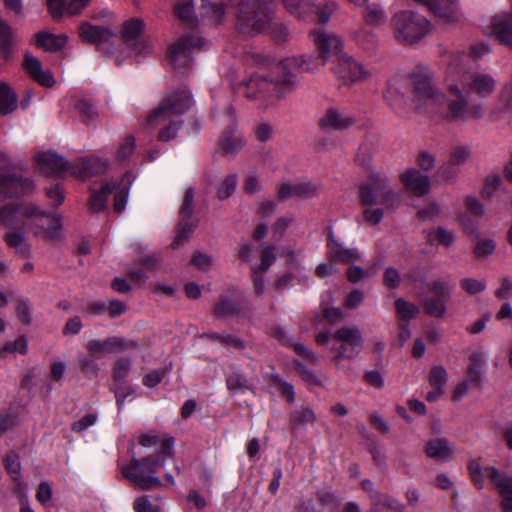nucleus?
<instances>
[{"label":"nucleus","instance_id":"f257e3e1","mask_svg":"<svg viewBox=\"0 0 512 512\" xmlns=\"http://www.w3.org/2000/svg\"><path fill=\"white\" fill-rule=\"evenodd\" d=\"M464 55H456L449 64L446 77L447 115L454 121H468L482 115V108L470 102V88L481 97L491 95L496 86L494 77L484 71L466 72Z\"/></svg>","mask_w":512,"mask_h":512},{"label":"nucleus","instance_id":"f03ea898","mask_svg":"<svg viewBox=\"0 0 512 512\" xmlns=\"http://www.w3.org/2000/svg\"><path fill=\"white\" fill-rule=\"evenodd\" d=\"M257 62L269 68L273 75L281 74V80L274 81L272 75L268 73H256L245 84V96L248 99L261 100L266 106L274 105L296 88V72L312 71L316 68L308 64L303 57L296 56L285 58L280 63L257 56Z\"/></svg>","mask_w":512,"mask_h":512},{"label":"nucleus","instance_id":"7ed1b4c3","mask_svg":"<svg viewBox=\"0 0 512 512\" xmlns=\"http://www.w3.org/2000/svg\"><path fill=\"white\" fill-rule=\"evenodd\" d=\"M161 442V450L157 457L148 456L142 460L133 458L129 465L121 468L124 478L143 490H149L161 485L160 479L155 476L157 468L173 456L174 438L165 436L160 440L156 433H144L139 437V444L151 448Z\"/></svg>","mask_w":512,"mask_h":512},{"label":"nucleus","instance_id":"20e7f679","mask_svg":"<svg viewBox=\"0 0 512 512\" xmlns=\"http://www.w3.org/2000/svg\"><path fill=\"white\" fill-rule=\"evenodd\" d=\"M193 101L190 92L181 90L167 96L146 119L148 129H158V139H173L182 125L181 116L191 107Z\"/></svg>","mask_w":512,"mask_h":512},{"label":"nucleus","instance_id":"39448f33","mask_svg":"<svg viewBox=\"0 0 512 512\" xmlns=\"http://www.w3.org/2000/svg\"><path fill=\"white\" fill-rule=\"evenodd\" d=\"M360 198L365 207L363 218L370 225H377L383 218V210L376 207L377 205L394 210L400 204V193L380 174L371 175L360 186Z\"/></svg>","mask_w":512,"mask_h":512},{"label":"nucleus","instance_id":"423d86ee","mask_svg":"<svg viewBox=\"0 0 512 512\" xmlns=\"http://www.w3.org/2000/svg\"><path fill=\"white\" fill-rule=\"evenodd\" d=\"M333 352L332 363L338 370L345 372L343 360H354L362 351L364 340L360 329L356 326H342L331 334Z\"/></svg>","mask_w":512,"mask_h":512},{"label":"nucleus","instance_id":"0eeeda50","mask_svg":"<svg viewBox=\"0 0 512 512\" xmlns=\"http://www.w3.org/2000/svg\"><path fill=\"white\" fill-rule=\"evenodd\" d=\"M271 0H243L238 9V27L242 33L263 32L272 19Z\"/></svg>","mask_w":512,"mask_h":512},{"label":"nucleus","instance_id":"6e6552de","mask_svg":"<svg viewBox=\"0 0 512 512\" xmlns=\"http://www.w3.org/2000/svg\"><path fill=\"white\" fill-rule=\"evenodd\" d=\"M412 101L417 112L434 114L443 107L445 95L436 86L431 75H417L413 81Z\"/></svg>","mask_w":512,"mask_h":512},{"label":"nucleus","instance_id":"1a4fd4ad","mask_svg":"<svg viewBox=\"0 0 512 512\" xmlns=\"http://www.w3.org/2000/svg\"><path fill=\"white\" fill-rule=\"evenodd\" d=\"M393 33L402 44H414L423 39L430 31V22L422 15L403 11L392 18Z\"/></svg>","mask_w":512,"mask_h":512},{"label":"nucleus","instance_id":"9d476101","mask_svg":"<svg viewBox=\"0 0 512 512\" xmlns=\"http://www.w3.org/2000/svg\"><path fill=\"white\" fill-rule=\"evenodd\" d=\"M313 42L317 47L318 51L321 54L322 61L319 62L317 59H312L311 57L302 56L307 60V63L311 66H315L312 71L318 69L320 66H323L330 56L339 57L342 50V42L340 38L332 33H329L325 30H316L312 32Z\"/></svg>","mask_w":512,"mask_h":512},{"label":"nucleus","instance_id":"9b49d317","mask_svg":"<svg viewBox=\"0 0 512 512\" xmlns=\"http://www.w3.org/2000/svg\"><path fill=\"white\" fill-rule=\"evenodd\" d=\"M204 40L194 37H183L173 43L168 52L170 63L176 69H183L190 65L192 61V52L196 48H201Z\"/></svg>","mask_w":512,"mask_h":512},{"label":"nucleus","instance_id":"f8f14e48","mask_svg":"<svg viewBox=\"0 0 512 512\" xmlns=\"http://www.w3.org/2000/svg\"><path fill=\"white\" fill-rule=\"evenodd\" d=\"M194 196V190L192 188H188L185 192L184 200L180 208L181 220L179 222L178 230L171 244L173 249L183 245L188 240L193 228L196 226V222L191 219L194 210Z\"/></svg>","mask_w":512,"mask_h":512},{"label":"nucleus","instance_id":"ddd939ff","mask_svg":"<svg viewBox=\"0 0 512 512\" xmlns=\"http://www.w3.org/2000/svg\"><path fill=\"white\" fill-rule=\"evenodd\" d=\"M485 472L501 497L504 512H512V475L494 466L485 467Z\"/></svg>","mask_w":512,"mask_h":512},{"label":"nucleus","instance_id":"4468645a","mask_svg":"<svg viewBox=\"0 0 512 512\" xmlns=\"http://www.w3.org/2000/svg\"><path fill=\"white\" fill-rule=\"evenodd\" d=\"M33 189V181L29 178L17 174L0 176V200L26 195Z\"/></svg>","mask_w":512,"mask_h":512},{"label":"nucleus","instance_id":"2eb2a0df","mask_svg":"<svg viewBox=\"0 0 512 512\" xmlns=\"http://www.w3.org/2000/svg\"><path fill=\"white\" fill-rule=\"evenodd\" d=\"M327 255L331 261L351 264L361 260V253L357 248H350L340 242L332 231L328 234Z\"/></svg>","mask_w":512,"mask_h":512},{"label":"nucleus","instance_id":"dca6fc26","mask_svg":"<svg viewBox=\"0 0 512 512\" xmlns=\"http://www.w3.org/2000/svg\"><path fill=\"white\" fill-rule=\"evenodd\" d=\"M335 74L343 80L344 83H354L365 79L367 72L363 66L352 57L341 54L338 57V63L335 67Z\"/></svg>","mask_w":512,"mask_h":512},{"label":"nucleus","instance_id":"f3484780","mask_svg":"<svg viewBox=\"0 0 512 512\" xmlns=\"http://www.w3.org/2000/svg\"><path fill=\"white\" fill-rule=\"evenodd\" d=\"M470 156L469 147L463 145L453 147L450 152L449 163L439 171L440 177L446 181L454 180L459 174V168L470 159Z\"/></svg>","mask_w":512,"mask_h":512},{"label":"nucleus","instance_id":"a211bd4d","mask_svg":"<svg viewBox=\"0 0 512 512\" xmlns=\"http://www.w3.org/2000/svg\"><path fill=\"white\" fill-rule=\"evenodd\" d=\"M109 168L107 159L95 156L82 158L71 166V172L79 178H89L106 172Z\"/></svg>","mask_w":512,"mask_h":512},{"label":"nucleus","instance_id":"6ab92c4d","mask_svg":"<svg viewBox=\"0 0 512 512\" xmlns=\"http://www.w3.org/2000/svg\"><path fill=\"white\" fill-rule=\"evenodd\" d=\"M135 342H126L122 338L119 337H110L106 340H90L86 344V348L91 352V355L100 359L105 356L107 353L116 351V350H124L127 348L136 347Z\"/></svg>","mask_w":512,"mask_h":512},{"label":"nucleus","instance_id":"aec40b11","mask_svg":"<svg viewBox=\"0 0 512 512\" xmlns=\"http://www.w3.org/2000/svg\"><path fill=\"white\" fill-rule=\"evenodd\" d=\"M90 1L91 0H46L49 13L54 19L78 15Z\"/></svg>","mask_w":512,"mask_h":512},{"label":"nucleus","instance_id":"412c9836","mask_svg":"<svg viewBox=\"0 0 512 512\" xmlns=\"http://www.w3.org/2000/svg\"><path fill=\"white\" fill-rule=\"evenodd\" d=\"M400 181L415 196H423L430 190V180L419 170L410 168L400 174Z\"/></svg>","mask_w":512,"mask_h":512},{"label":"nucleus","instance_id":"4be33fe9","mask_svg":"<svg viewBox=\"0 0 512 512\" xmlns=\"http://www.w3.org/2000/svg\"><path fill=\"white\" fill-rule=\"evenodd\" d=\"M25 215L26 216H34L36 213H39V220L40 222H47V227H44V225H41V229L43 230L42 237L48 238V239H57L60 236L61 231V220L56 215H50L47 212L41 210L40 208L36 206L29 205L25 209Z\"/></svg>","mask_w":512,"mask_h":512},{"label":"nucleus","instance_id":"5701e85b","mask_svg":"<svg viewBox=\"0 0 512 512\" xmlns=\"http://www.w3.org/2000/svg\"><path fill=\"white\" fill-rule=\"evenodd\" d=\"M355 123V118L337 108H329L320 119V126L329 130H345Z\"/></svg>","mask_w":512,"mask_h":512},{"label":"nucleus","instance_id":"b1692460","mask_svg":"<svg viewBox=\"0 0 512 512\" xmlns=\"http://www.w3.org/2000/svg\"><path fill=\"white\" fill-rule=\"evenodd\" d=\"M244 145L245 141L238 131H225L219 138L218 151L227 158H234Z\"/></svg>","mask_w":512,"mask_h":512},{"label":"nucleus","instance_id":"393cba45","mask_svg":"<svg viewBox=\"0 0 512 512\" xmlns=\"http://www.w3.org/2000/svg\"><path fill=\"white\" fill-rule=\"evenodd\" d=\"M37 169L43 174H57L67 169L65 159L53 152H41L35 156Z\"/></svg>","mask_w":512,"mask_h":512},{"label":"nucleus","instance_id":"a878e982","mask_svg":"<svg viewBox=\"0 0 512 512\" xmlns=\"http://www.w3.org/2000/svg\"><path fill=\"white\" fill-rule=\"evenodd\" d=\"M23 66L27 73L40 85L51 87L55 83V79L50 70L42 68V64L38 58L26 54Z\"/></svg>","mask_w":512,"mask_h":512},{"label":"nucleus","instance_id":"bb28decb","mask_svg":"<svg viewBox=\"0 0 512 512\" xmlns=\"http://www.w3.org/2000/svg\"><path fill=\"white\" fill-rule=\"evenodd\" d=\"M424 452L429 458L437 461H448L454 454V447L446 438H435L427 441Z\"/></svg>","mask_w":512,"mask_h":512},{"label":"nucleus","instance_id":"cd10ccee","mask_svg":"<svg viewBox=\"0 0 512 512\" xmlns=\"http://www.w3.org/2000/svg\"><path fill=\"white\" fill-rule=\"evenodd\" d=\"M79 36L83 41L101 44L109 41L114 36V32L107 27L94 26L89 22H83L79 27Z\"/></svg>","mask_w":512,"mask_h":512},{"label":"nucleus","instance_id":"c85d7f7f","mask_svg":"<svg viewBox=\"0 0 512 512\" xmlns=\"http://www.w3.org/2000/svg\"><path fill=\"white\" fill-rule=\"evenodd\" d=\"M491 27L496 38L512 49V14L494 16Z\"/></svg>","mask_w":512,"mask_h":512},{"label":"nucleus","instance_id":"c756f323","mask_svg":"<svg viewBox=\"0 0 512 512\" xmlns=\"http://www.w3.org/2000/svg\"><path fill=\"white\" fill-rule=\"evenodd\" d=\"M115 189V184L110 181H103L99 188H90L89 208L92 212L103 211L107 205V198Z\"/></svg>","mask_w":512,"mask_h":512},{"label":"nucleus","instance_id":"7c9ffc66","mask_svg":"<svg viewBox=\"0 0 512 512\" xmlns=\"http://www.w3.org/2000/svg\"><path fill=\"white\" fill-rule=\"evenodd\" d=\"M4 239L8 246L14 249L19 256L27 257L31 252V245L23 232L11 231L5 234Z\"/></svg>","mask_w":512,"mask_h":512},{"label":"nucleus","instance_id":"2f4dec72","mask_svg":"<svg viewBox=\"0 0 512 512\" xmlns=\"http://www.w3.org/2000/svg\"><path fill=\"white\" fill-rule=\"evenodd\" d=\"M25 207H19L12 204H7L0 209V225L10 228L15 226L21 217H26Z\"/></svg>","mask_w":512,"mask_h":512},{"label":"nucleus","instance_id":"473e14b6","mask_svg":"<svg viewBox=\"0 0 512 512\" xmlns=\"http://www.w3.org/2000/svg\"><path fill=\"white\" fill-rule=\"evenodd\" d=\"M427 241L431 245L438 243L445 247H451L456 241V234L453 230L438 226L428 232Z\"/></svg>","mask_w":512,"mask_h":512},{"label":"nucleus","instance_id":"72a5a7b5","mask_svg":"<svg viewBox=\"0 0 512 512\" xmlns=\"http://www.w3.org/2000/svg\"><path fill=\"white\" fill-rule=\"evenodd\" d=\"M67 36L64 34L53 35L49 33H39L36 36V45L47 51H57L65 46Z\"/></svg>","mask_w":512,"mask_h":512},{"label":"nucleus","instance_id":"f704fd0d","mask_svg":"<svg viewBox=\"0 0 512 512\" xmlns=\"http://www.w3.org/2000/svg\"><path fill=\"white\" fill-rule=\"evenodd\" d=\"M74 109L80 121L86 125L95 122L98 118L96 107L86 99L78 100L74 105Z\"/></svg>","mask_w":512,"mask_h":512},{"label":"nucleus","instance_id":"c9c22d12","mask_svg":"<svg viewBox=\"0 0 512 512\" xmlns=\"http://www.w3.org/2000/svg\"><path fill=\"white\" fill-rule=\"evenodd\" d=\"M17 107V96L6 83H0V114L6 115Z\"/></svg>","mask_w":512,"mask_h":512},{"label":"nucleus","instance_id":"e433bc0d","mask_svg":"<svg viewBox=\"0 0 512 512\" xmlns=\"http://www.w3.org/2000/svg\"><path fill=\"white\" fill-rule=\"evenodd\" d=\"M355 43L363 50L372 51L376 48L378 39L376 34L367 29H360L353 33Z\"/></svg>","mask_w":512,"mask_h":512},{"label":"nucleus","instance_id":"4c0bfd02","mask_svg":"<svg viewBox=\"0 0 512 512\" xmlns=\"http://www.w3.org/2000/svg\"><path fill=\"white\" fill-rule=\"evenodd\" d=\"M143 30V23L140 20L132 19L127 21L123 26L122 37L124 42L129 46L136 40Z\"/></svg>","mask_w":512,"mask_h":512},{"label":"nucleus","instance_id":"58836bf2","mask_svg":"<svg viewBox=\"0 0 512 512\" xmlns=\"http://www.w3.org/2000/svg\"><path fill=\"white\" fill-rule=\"evenodd\" d=\"M175 14L185 24L192 26L195 24L193 3L191 0H181L175 5Z\"/></svg>","mask_w":512,"mask_h":512},{"label":"nucleus","instance_id":"ea45409f","mask_svg":"<svg viewBox=\"0 0 512 512\" xmlns=\"http://www.w3.org/2000/svg\"><path fill=\"white\" fill-rule=\"evenodd\" d=\"M447 299L443 298H429L423 302L425 312L435 318H443L446 315V304Z\"/></svg>","mask_w":512,"mask_h":512},{"label":"nucleus","instance_id":"a19ab883","mask_svg":"<svg viewBox=\"0 0 512 512\" xmlns=\"http://www.w3.org/2000/svg\"><path fill=\"white\" fill-rule=\"evenodd\" d=\"M428 382L432 388H439L445 391L448 382V372L441 365H435L431 368L428 376Z\"/></svg>","mask_w":512,"mask_h":512},{"label":"nucleus","instance_id":"79ce46f5","mask_svg":"<svg viewBox=\"0 0 512 512\" xmlns=\"http://www.w3.org/2000/svg\"><path fill=\"white\" fill-rule=\"evenodd\" d=\"M316 421V414L310 407H302L296 410L291 416V422L296 427H304L308 424H314Z\"/></svg>","mask_w":512,"mask_h":512},{"label":"nucleus","instance_id":"37998d69","mask_svg":"<svg viewBox=\"0 0 512 512\" xmlns=\"http://www.w3.org/2000/svg\"><path fill=\"white\" fill-rule=\"evenodd\" d=\"M395 308L398 317L404 321H410L419 313V307L404 299H398L395 302Z\"/></svg>","mask_w":512,"mask_h":512},{"label":"nucleus","instance_id":"c03bdc74","mask_svg":"<svg viewBox=\"0 0 512 512\" xmlns=\"http://www.w3.org/2000/svg\"><path fill=\"white\" fill-rule=\"evenodd\" d=\"M320 193V186L317 184L307 181L295 183L294 194L296 197L301 199H310L317 197Z\"/></svg>","mask_w":512,"mask_h":512},{"label":"nucleus","instance_id":"a18cd8bd","mask_svg":"<svg viewBox=\"0 0 512 512\" xmlns=\"http://www.w3.org/2000/svg\"><path fill=\"white\" fill-rule=\"evenodd\" d=\"M238 178L236 174H230L226 176L217 189V197L220 200L229 198L235 191L237 186Z\"/></svg>","mask_w":512,"mask_h":512},{"label":"nucleus","instance_id":"49530a36","mask_svg":"<svg viewBox=\"0 0 512 512\" xmlns=\"http://www.w3.org/2000/svg\"><path fill=\"white\" fill-rule=\"evenodd\" d=\"M364 19L370 25H378L384 22L386 16L383 8L378 4H370L364 12Z\"/></svg>","mask_w":512,"mask_h":512},{"label":"nucleus","instance_id":"de8ad7c7","mask_svg":"<svg viewBox=\"0 0 512 512\" xmlns=\"http://www.w3.org/2000/svg\"><path fill=\"white\" fill-rule=\"evenodd\" d=\"M495 251V242L490 238H479L476 242L474 254L478 259H486Z\"/></svg>","mask_w":512,"mask_h":512},{"label":"nucleus","instance_id":"09e8293b","mask_svg":"<svg viewBox=\"0 0 512 512\" xmlns=\"http://www.w3.org/2000/svg\"><path fill=\"white\" fill-rule=\"evenodd\" d=\"M460 286L469 295H475L486 289V281L467 277L460 280Z\"/></svg>","mask_w":512,"mask_h":512},{"label":"nucleus","instance_id":"8fccbe9b","mask_svg":"<svg viewBox=\"0 0 512 512\" xmlns=\"http://www.w3.org/2000/svg\"><path fill=\"white\" fill-rule=\"evenodd\" d=\"M452 287L448 281L439 278L434 280L430 286V292L438 298L449 299Z\"/></svg>","mask_w":512,"mask_h":512},{"label":"nucleus","instance_id":"3c124183","mask_svg":"<svg viewBox=\"0 0 512 512\" xmlns=\"http://www.w3.org/2000/svg\"><path fill=\"white\" fill-rule=\"evenodd\" d=\"M384 98L387 103L395 110H400L404 107L403 95L396 87L392 85L388 86L386 92L384 93Z\"/></svg>","mask_w":512,"mask_h":512},{"label":"nucleus","instance_id":"603ef678","mask_svg":"<svg viewBox=\"0 0 512 512\" xmlns=\"http://www.w3.org/2000/svg\"><path fill=\"white\" fill-rule=\"evenodd\" d=\"M294 368L296 372L300 375V377L308 384V385H316L321 386V380L316 376V374L306 368L302 363L296 361L294 363Z\"/></svg>","mask_w":512,"mask_h":512},{"label":"nucleus","instance_id":"864d4df0","mask_svg":"<svg viewBox=\"0 0 512 512\" xmlns=\"http://www.w3.org/2000/svg\"><path fill=\"white\" fill-rule=\"evenodd\" d=\"M469 472L473 483L478 488H483L485 484V478H488L485 472V468L483 469L478 462L472 461L469 464Z\"/></svg>","mask_w":512,"mask_h":512},{"label":"nucleus","instance_id":"5fc2aeb1","mask_svg":"<svg viewBox=\"0 0 512 512\" xmlns=\"http://www.w3.org/2000/svg\"><path fill=\"white\" fill-rule=\"evenodd\" d=\"M457 221L465 232L479 238L480 231L478 223L474 221L470 216L462 213L458 216Z\"/></svg>","mask_w":512,"mask_h":512},{"label":"nucleus","instance_id":"6e6d98bb","mask_svg":"<svg viewBox=\"0 0 512 512\" xmlns=\"http://www.w3.org/2000/svg\"><path fill=\"white\" fill-rule=\"evenodd\" d=\"M223 5H224L223 2H221L220 4H215V3L203 0V5H202L203 14L205 16L212 17L215 21L218 22L221 20L223 14H224Z\"/></svg>","mask_w":512,"mask_h":512},{"label":"nucleus","instance_id":"4d7b16f0","mask_svg":"<svg viewBox=\"0 0 512 512\" xmlns=\"http://www.w3.org/2000/svg\"><path fill=\"white\" fill-rule=\"evenodd\" d=\"M27 351V342L25 338L19 337L15 341L7 342L1 349H0V356L2 357L5 353H14L19 352L21 354L26 353Z\"/></svg>","mask_w":512,"mask_h":512},{"label":"nucleus","instance_id":"13d9d810","mask_svg":"<svg viewBox=\"0 0 512 512\" xmlns=\"http://www.w3.org/2000/svg\"><path fill=\"white\" fill-rule=\"evenodd\" d=\"M226 385L233 392H238L248 387L246 378L237 372L227 376Z\"/></svg>","mask_w":512,"mask_h":512},{"label":"nucleus","instance_id":"bf43d9fd","mask_svg":"<svg viewBox=\"0 0 512 512\" xmlns=\"http://www.w3.org/2000/svg\"><path fill=\"white\" fill-rule=\"evenodd\" d=\"M500 184L501 178L498 174L488 175L485 179V183L482 189V196L485 198H490L499 188Z\"/></svg>","mask_w":512,"mask_h":512},{"label":"nucleus","instance_id":"052dcab7","mask_svg":"<svg viewBox=\"0 0 512 512\" xmlns=\"http://www.w3.org/2000/svg\"><path fill=\"white\" fill-rule=\"evenodd\" d=\"M135 146L134 138L132 136L126 137L117 150V159L124 161L129 158L133 154Z\"/></svg>","mask_w":512,"mask_h":512},{"label":"nucleus","instance_id":"680f3d73","mask_svg":"<svg viewBox=\"0 0 512 512\" xmlns=\"http://www.w3.org/2000/svg\"><path fill=\"white\" fill-rule=\"evenodd\" d=\"M338 9V4L336 1L330 0L325 4L319 6L317 8V15L322 23H327L330 20L332 14Z\"/></svg>","mask_w":512,"mask_h":512},{"label":"nucleus","instance_id":"e2e57ef3","mask_svg":"<svg viewBox=\"0 0 512 512\" xmlns=\"http://www.w3.org/2000/svg\"><path fill=\"white\" fill-rule=\"evenodd\" d=\"M131 369V362L126 358L118 359L113 369V377L115 381H121L127 377Z\"/></svg>","mask_w":512,"mask_h":512},{"label":"nucleus","instance_id":"0e129e2a","mask_svg":"<svg viewBox=\"0 0 512 512\" xmlns=\"http://www.w3.org/2000/svg\"><path fill=\"white\" fill-rule=\"evenodd\" d=\"M4 462L8 473L11 474V477L14 480H16L21 468L18 455L14 452H10L6 455Z\"/></svg>","mask_w":512,"mask_h":512},{"label":"nucleus","instance_id":"69168bd1","mask_svg":"<svg viewBox=\"0 0 512 512\" xmlns=\"http://www.w3.org/2000/svg\"><path fill=\"white\" fill-rule=\"evenodd\" d=\"M364 299V292L359 289H354L347 294L343 304L347 309H356L363 303Z\"/></svg>","mask_w":512,"mask_h":512},{"label":"nucleus","instance_id":"338daca9","mask_svg":"<svg viewBox=\"0 0 512 512\" xmlns=\"http://www.w3.org/2000/svg\"><path fill=\"white\" fill-rule=\"evenodd\" d=\"M134 510L136 512H161L160 508L153 504L148 496H142L135 500L134 502Z\"/></svg>","mask_w":512,"mask_h":512},{"label":"nucleus","instance_id":"774afa93","mask_svg":"<svg viewBox=\"0 0 512 512\" xmlns=\"http://www.w3.org/2000/svg\"><path fill=\"white\" fill-rule=\"evenodd\" d=\"M495 296L499 300H508L512 298V279L504 277L500 286L495 290Z\"/></svg>","mask_w":512,"mask_h":512}]
</instances>
